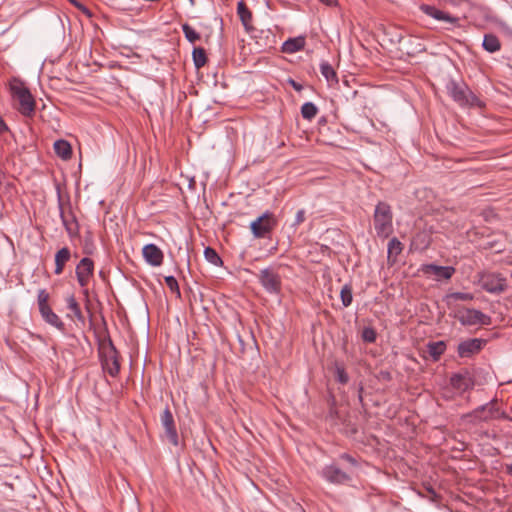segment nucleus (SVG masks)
<instances>
[{"label": "nucleus", "instance_id": "a18cd8bd", "mask_svg": "<svg viewBox=\"0 0 512 512\" xmlns=\"http://www.w3.org/2000/svg\"><path fill=\"white\" fill-rule=\"evenodd\" d=\"M507 470H508L509 472H511V471H512V466H507Z\"/></svg>", "mask_w": 512, "mask_h": 512}, {"label": "nucleus", "instance_id": "e433bc0d", "mask_svg": "<svg viewBox=\"0 0 512 512\" xmlns=\"http://www.w3.org/2000/svg\"><path fill=\"white\" fill-rule=\"evenodd\" d=\"M165 282L171 291L179 293V286L175 277L167 276L165 277Z\"/></svg>", "mask_w": 512, "mask_h": 512}, {"label": "nucleus", "instance_id": "58836bf2", "mask_svg": "<svg viewBox=\"0 0 512 512\" xmlns=\"http://www.w3.org/2000/svg\"><path fill=\"white\" fill-rule=\"evenodd\" d=\"M72 5H74L75 7H77L79 10L85 12V13H89L88 9L83 5L81 4L80 2H78L77 0H68Z\"/></svg>", "mask_w": 512, "mask_h": 512}, {"label": "nucleus", "instance_id": "aec40b11", "mask_svg": "<svg viewBox=\"0 0 512 512\" xmlns=\"http://www.w3.org/2000/svg\"><path fill=\"white\" fill-rule=\"evenodd\" d=\"M54 151L63 160H68L72 156L71 145L66 140L60 139V140L55 141V143H54Z\"/></svg>", "mask_w": 512, "mask_h": 512}, {"label": "nucleus", "instance_id": "2eb2a0df", "mask_svg": "<svg viewBox=\"0 0 512 512\" xmlns=\"http://www.w3.org/2000/svg\"><path fill=\"white\" fill-rule=\"evenodd\" d=\"M421 10L428 16L439 20L445 21L451 25H456L458 23V18L451 16L450 14L430 5H422Z\"/></svg>", "mask_w": 512, "mask_h": 512}, {"label": "nucleus", "instance_id": "bb28decb", "mask_svg": "<svg viewBox=\"0 0 512 512\" xmlns=\"http://www.w3.org/2000/svg\"><path fill=\"white\" fill-rule=\"evenodd\" d=\"M445 348L446 346L442 341L432 342L428 344V353L434 360H438V358L444 353Z\"/></svg>", "mask_w": 512, "mask_h": 512}, {"label": "nucleus", "instance_id": "dca6fc26", "mask_svg": "<svg viewBox=\"0 0 512 512\" xmlns=\"http://www.w3.org/2000/svg\"><path fill=\"white\" fill-rule=\"evenodd\" d=\"M483 345L481 339H469L459 344L458 354L460 357H470L471 355L478 353Z\"/></svg>", "mask_w": 512, "mask_h": 512}, {"label": "nucleus", "instance_id": "ddd939ff", "mask_svg": "<svg viewBox=\"0 0 512 512\" xmlns=\"http://www.w3.org/2000/svg\"><path fill=\"white\" fill-rule=\"evenodd\" d=\"M421 271L424 274L435 276L436 280H448L453 276L455 269L451 266H438L434 264H426L422 266Z\"/></svg>", "mask_w": 512, "mask_h": 512}, {"label": "nucleus", "instance_id": "f257e3e1", "mask_svg": "<svg viewBox=\"0 0 512 512\" xmlns=\"http://www.w3.org/2000/svg\"><path fill=\"white\" fill-rule=\"evenodd\" d=\"M373 222L376 234L381 238H388L393 232V213L391 206L380 201L375 206Z\"/></svg>", "mask_w": 512, "mask_h": 512}, {"label": "nucleus", "instance_id": "f03ea898", "mask_svg": "<svg viewBox=\"0 0 512 512\" xmlns=\"http://www.w3.org/2000/svg\"><path fill=\"white\" fill-rule=\"evenodd\" d=\"M10 90L17 102L18 111L24 116H32L35 111V100L24 82L14 79L10 83Z\"/></svg>", "mask_w": 512, "mask_h": 512}, {"label": "nucleus", "instance_id": "2f4dec72", "mask_svg": "<svg viewBox=\"0 0 512 512\" xmlns=\"http://www.w3.org/2000/svg\"><path fill=\"white\" fill-rule=\"evenodd\" d=\"M451 384L457 389H466L468 383L462 375H454L451 377Z\"/></svg>", "mask_w": 512, "mask_h": 512}, {"label": "nucleus", "instance_id": "4468645a", "mask_svg": "<svg viewBox=\"0 0 512 512\" xmlns=\"http://www.w3.org/2000/svg\"><path fill=\"white\" fill-rule=\"evenodd\" d=\"M145 261L154 267L160 266L163 262L164 255L161 249L155 244H147L142 249Z\"/></svg>", "mask_w": 512, "mask_h": 512}, {"label": "nucleus", "instance_id": "a211bd4d", "mask_svg": "<svg viewBox=\"0 0 512 512\" xmlns=\"http://www.w3.org/2000/svg\"><path fill=\"white\" fill-rule=\"evenodd\" d=\"M305 37L299 36L286 40L282 45V51L288 54H292L302 50L305 46Z\"/></svg>", "mask_w": 512, "mask_h": 512}, {"label": "nucleus", "instance_id": "1a4fd4ad", "mask_svg": "<svg viewBox=\"0 0 512 512\" xmlns=\"http://www.w3.org/2000/svg\"><path fill=\"white\" fill-rule=\"evenodd\" d=\"M501 416V412L497 407V402H490L486 405H483L477 409H475L470 417L473 421H487L490 419H496Z\"/></svg>", "mask_w": 512, "mask_h": 512}, {"label": "nucleus", "instance_id": "412c9836", "mask_svg": "<svg viewBox=\"0 0 512 512\" xmlns=\"http://www.w3.org/2000/svg\"><path fill=\"white\" fill-rule=\"evenodd\" d=\"M320 71L330 86L338 83V78L335 70L328 62H322Z\"/></svg>", "mask_w": 512, "mask_h": 512}, {"label": "nucleus", "instance_id": "37998d69", "mask_svg": "<svg viewBox=\"0 0 512 512\" xmlns=\"http://www.w3.org/2000/svg\"><path fill=\"white\" fill-rule=\"evenodd\" d=\"M291 84L292 86L296 89V90H300L301 89V86L299 84H297L295 81L291 80Z\"/></svg>", "mask_w": 512, "mask_h": 512}, {"label": "nucleus", "instance_id": "0eeeda50", "mask_svg": "<svg viewBox=\"0 0 512 512\" xmlns=\"http://www.w3.org/2000/svg\"><path fill=\"white\" fill-rule=\"evenodd\" d=\"M479 282L481 287L489 293H499L507 287L506 279L494 273L483 274Z\"/></svg>", "mask_w": 512, "mask_h": 512}, {"label": "nucleus", "instance_id": "a878e982", "mask_svg": "<svg viewBox=\"0 0 512 512\" xmlns=\"http://www.w3.org/2000/svg\"><path fill=\"white\" fill-rule=\"evenodd\" d=\"M237 13H238L243 25L247 28L249 23L251 22L252 14L243 1H240L238 3Z\"/></svg>", "mask_w": 512, "mask_h": 512}, {"label": "nucleus", "instance_id": "c03bdc74", "mask_svg": "<svg viewBox=\"0 0 512 512\" xmlns=\"http://www.w3.org/2000/svg\"><path fill=\"white\" fill-rule=\"evenodd\" d=\"M322 141L328 145H333L334 143L331 141H327L326 139L322 138Z\"/></svg>", "mask_w": 512, "mask_h": 512}, {"label": "nucleus", "instance_id": "39448f33", "mask_svg": "<svg viewBox=\"0 0 512 512\" xmlns=\"http://www.w3.org/2000/svg\"><path fill=\"white\" fill-rule=\"evenodd\" d=\"M276 223L274 215L270 212H265L251 223L250 228L256 238H262L272 231Z\"/></svg>", "mask_w": 512, "mask_h": 512}, {"label": "nucleus", "instance_id": "72a5a7b5", "mask_svg": "<svg viewBox=\"0 0 512 512\" xmlns=\"http://www.w3.org/2000/svg\"><path fill=\"white\" fill-rule=\"evenodd\" d=\"M474 297L471 293L454 292L448 295V299L459 300V301H470Z\"/></svg>", "mask_w": 512, "mask_h": 512}, {"label": "nucleus", "instance_id": "c9c22d12", "mask_svg": "<svg viewBox=\"0 0 512 512\" xmlns=\"http://www.w3.org/2000/svg\"><path fill=\"white\" fill-rule=\"evenodd\" d=\"M336 376L337 380L342 384H346L349 380V377L343 367H336Z\"/></svg>", "mask_w": 512, "mask_h": 512}, {"label": "nucleus", "instance_id": "a19ab883", "mask_svg": "<svg viewBox=\"0 0 512 512\" xmlns=\"http://www.w3.org/2000/svg\"><path fill=\"white\" fill-rule=\"evenodd\" d=\"M341 457H342L343 459H345V460L349 461L350 463L355 464V460H354L351 456H349V455H347V454H343Z\"/></svg>", "mask_w": 512, "mask_h": 512}, {"label": "nucleus", "instance_id": "5701e85b", "mask_svg": "<svg viewBox=\"0 0 512 512\" xmlns=\"http://www.w3.org/2000/svg\"><path fill=\"white\" fill-rule=\"evenodd\" d=\"M482 46L486 51L493 53L500 49V41L495 35L486 34Z\"/></svg>", "mask_w": 512, "mask_h": 512}, {"label": "nucleus", "instance_id": "423d86ee", "mask_svg": "<svg viewBox=\"0 0 512 512\" xmlns=\"http://www.w3.org/2000/svg\"><path fill=\"white\" fill-rule=\"evenodd\" d=\"M259 280L263 288L270 294H278L281 291L282 282L280 275L272 268L260 271Z\"/></svg>", "mask_w": 512, "mask_h": 512}, {"label": "nucleus", "instance_id": "6e6552de", "mask_svg": "<svg viewBox=\"0 0 512 512\" xmlns=\"http://www.w3.org/2000/svg\"><path fill=\"white\" fill-rule=\"evenodd\" d=\"M458 319L463 325L489 324L490 318L476 309H463L458 312Z\"/></svg>", "mask_w": 512, "mask_h": 512}, {"label": "nucleus", "instance_id": "4c0bfd02", "mask_svg": "<svg viewBox=\"0 0 512 512\" xmlns=\"http://www.w3.org/2000/svg\"><path fill=\"white\" fill-rule=\"evenodd\" d=\"M305 221V210L303 209H300L297 213H296V217H295V221H294V226H299L301 223H303Z\"/></svg>", "mask_w": 512, "mask_h": 512}, {"label": "nucleus", "instance_id": "cd10ccee", "mask_svg": "<svg viewBox=\"0 0 512 512\" xmlns=\"http://www.w3.org/2000/svg\"><path fill=\"white\" fill-rule=\"evenodd\" d=\"M318 113V108L312 102H306L301 107V115L304 119L311 120Z\"/></svg>", "mask_w": 512, "mask_h": 512}, {"label": "nucleus", "instance_id": "f3484780", "mask_svg": "<svg viewBox=\"0 0 512 512\" xmlns=\"http://www.w3.org/2000/svg\"><path fill=\"white\" fill-rule=\"evenodd\" d=\"M44 321L60 331H64L65 325L59 316L53 312L50 306L39 309Z\"/></svg>", "mask_w": 512, "mask_h": 512}, {"label": "nucleus", "instance_id": "c756f323", "mask_svg": "<svg viewBox=\"0 0 512 512\" xmlns=\"http://www.w3.org/2000/svg\"><path fill=\"white\" fill-rule=\"evenodd\" d=\"M340 298L344 307L351 305L353 300L352 288L349 285H344L340 292Z\"/></svg>", "mask_w": 512, "mask_h": 512}, {"label": "nucleus", "instance_id": "7ed1b4c3", "mask_svg": "<svg viewBox=\"0 0 512 512\" xmlns=\"http://www.w3.org/2000/svg\"><path fill=\"white\" fill-rule=\"evenodd\" d=\"M447 89L453 100L462 106H482V102L466 86L450 82Z\"/></svg>", "mask_w": 512, "mask_h": 512}, {"label": "nucleus", "instance_id": "7c9ffc66", "mask_svg": "<svg viewBox=\"0 0 512 512\" xmlns=\"http://www.w3.org/2000/svg\"><path fill=\"white\" fill-rule=\"evenodd\" d=\"M204 256L208 262H210L211 264H213L215 266H219L222 264V260H221L220 256L217 254V252L213 248L207 247L204 250Z\"/></svg>", "mask_w": 512, "mask_h": 512}, {"label": "nucleus", "instance_id": "c85d7f7f", "mask_svg": "<svg viewBox=\"0 0 512 512\" xmlns=\"http://www.w3.org/2000/svg\"><path fill=\"white\" fill-rule=\"evenodd\" d=\"M182 31L185 35V38L191 42L195 43L200 39V34L196 32L189 24L185 23L182 25Z\"/></svg>", "mask_w": 512, "mask_h": 512}, {"label": "nucleus", "instance_id": "9d476101", "mask_svg": "<svg viewBox=\"0 0 512 512\" xmlns=\"http://www.w3.org/2000/svg\"><path fill=\"white\" fill-rule=\"evenodd\" d=\"M321 474L326 481L336 485H343L351 479L346 472L342 471L335 464L324 467Z\"/></svg>", "mask_w": 512, "mask_h": 512}, {"label": "nucleus", "instance_id": "f704fd0d", "mask_svg": "<svg viewBox=\"0 0 512 512\" xmlns=\"http://www.w3.org/2000/svg\"><path fill=\"white\" fill-rule=\"evenodd\" d=\"M362 338L364 341L372 343L376 340V332L371 327H366L363 329Z\"/></svg>", "mask_w": 512, "mask_h": 512}, {"label": "nucleus", "instance_id": "9b49d317", "mask_svg": "<svg viewBox=\"0 0 512 512\" xmlns=\"http://www.w3.org/2000/svg\"><path fill=\"white\" fill-rule=\"evenodd\" d=\"M93 271V261L88 257L82 258L76 266L75 271L78 283L81 287H85L88 284L90 277L93 275Z\"/></svg>", "mask_w": 512, "mask_h": 512}, {"label": "nucleus", "instance_id": "4be33fe9", "mask_svg": "<svg viewBox=\"0 0 512 512\" xmlns=\"http://www.w3.org/2000/svg\"><path fill=\"white\" fill-rule=\"evenodd\" d=\"M66 302H67L68 309L72 313V314H68L67 316L70 318L74 317L78 321L83 323L85 319H84V316L81 312L80 306H79L78 302L76 301L75 297L73 295L69 296L66 299Z\"/></svg>", "mask_w": 512, "mask_h": 512}, {"label": "nucleus", "instance_id": "473e14b6", "mask_svg": "<svg viewBox=\"0 0 512 512\" xmlns=\"http://www.w3.org/2000/svg\"><path fill=\"white\" fill-rule=\"evenodd\" d=\"M37 300H38L39 309L44 308V307H48L49 306V304H48V300H49L48 292L45 289L39 290Z\"/></svg>", "mask_w": 512, "mask_h": 512}, {"label": "nucleus", "instance_id": "ea45409f", "mask_svg": "<svg viewBox=\"0 0 512 512\" xmlns=\"http://www.w3.org/2000/svg\"><path fill=\"white\" fill-rule=\"evenodd\" d=\"M63 224L65 225L67 231L71 234L73 232L72 225L67 221L65 216L61 214Z\"/></svg>", "mask_w": 512, "mask_h": 512}, {"label": "nucleus", "instance_id": "393cba45", "mask_svg": "<svg viewBox=\"0 0 512 512\" xmlns=\"http://www.w3.org/2000/svg\"><path fill=\"white\" fill-rule=\"evenodd\" d=\"M402 243L397 238H392L388 243V260L393 258L396 260L397 256L402 252Z\"/></svg>", "mask_w": 512, "mask_h": 512}, {"label": "nucleus", "instance_id": "79ce46f5", "mask_svg": "<svg viewBox=\"0 0 512 512\" xmlns=\"http://www.w3.org/2000/svg\"><path fill=\"white\" fill-rule=\"evenodd\" d=\"M322 3L331 6L336 3V0H320Z\"/></svg>", "mask_w": 512, "mask_h": 512}, {"label": "nucleus", "instance_id": "6ab92c4d", "mask_svg": "<svg viewBox=\"0 0 512 512\" xmlns=\"http://www.w3.org/2000/svg\"><path fill=\"white\" fill-rule=\"evenodd\" d=\"M70 250L67 247L61 248L55 255V274L59 275L63 272L65 264L70 259Z\"/></svg>", "mask_w": 512, "mask_h": 512}, {"label": "nucleus", "instance_id": "f8f14e48", "mask_svg": "<svg viewBox=\"0 0 512 512\" xmlns=\"http://www.w3.org/2000/svg\"><path fill=\"white\" fill-rule=\"evenodd\" d=\"M161 423L165 429V435L168 441L177 446L178 445V434L174 424V419L169 408H166L161 415Z\"/></svg>", "mask_w": 512, "mask_h": 512}, {"label": "nucleus", "instance_id": "20e7f679", "mask_svg": "<svg viewBox=\"0 0 512 512\" xmlns=\"http://www.w3.org/2000/svg\"><path fill=\"white\" fill-rule=\"evenodd\" d=\"M100 358L103 370L110 376L115 377L120 370L118 354L115 347L110 342L109 345L103 346L100 350Z\"/></svg>", "mask_w": 512, "mask_h": 512}, {"label": "nucleus", "instance_id": "b1692460", "mask_svg": "<svg viewBox=\"0 0 512 512\" xmlns=\"http://www.w3.org/2000/svg\"><path fill=\"white\" fill-rule=\"evenodd\" d=\"M193 62L196 68L203 67L207 62L206 52L202 47H195L192 52Z\"/></svg>", "mask_w": 512, "mask_h": 512}]
</instances>
